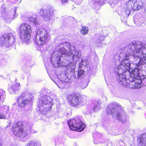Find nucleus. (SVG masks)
<instances>
[{
  "mask_svg": "<svg viewBox=\"0 0 146 146\" xmlns=\"http://www.w3.org/2000/svg\"><path fill=\"white\" fill-rule=\"evenodd\" d=\"M82 52L75 49L74 46L70 45L68 42H64L58 45L54 50L50 59L54 67L60 66L70 68L72 71L74 70V64L71 62L73 60L78 61L81 56Z\"/></svg>",
  "mask_w": 146,
  "mask_h": 146,
  "instance_id": "obj_1",
  "label": "nucleus"
},
{
  "mask_svg": "<svg viewBox=\"0 0 146 146\" xmlns=\"http://www.w3.org/2000/svg\"><path fill=\"white\" fill-rule=\"evenodd\" d=\"M143 69L141 66L136 65L135 67L132 69L131 73L129 75L130 77L127 80L125 75H117V79L120 84L125 87L133 88H139L142 82V80L144 78L143 74Z\"/></svg>",
  "mask_w": 146,
  "mask_h": 146,
  "instance_id": "obj_2",
  "label": "nucleus"
},
{
  "mask_svg": "<svg viewBox=\"0 0 146 146\" xmlns=\"http://www.w3.org/2000/svg\"><path fill=\"white\" fill-rule=\"evenodd\" d=\"M137 44L133 43H130L127 45L125 48L119 49L117 53L114 56V59L117 61L123 62L126 60L125 57L126 55L129 56V59L131 58L134 59V60H137L136 50H137Z\"/></svg>",
  "mask_w": 146,
  "mask_h": 146,
  "instance_id": "obj_3",
  "label": "nucleus"
},
{
  "mask_svg": "<svg viewBox=\"0 0 146 146\" xmlns=\"http://www.w3.org/2000/svg\"><path fill=\"white\" fill-rule=\"evenodd\" d=\"M40 93L38 101L39 110L42 113L45 115L50 111L53 104V99L50 97V93L44 90H41Z\"/></svg>",
  "mask_w": 146,
  "mask_h": 146,
  "instance_id": "obj_4",
  "label": "nucleus"
},
{
  "mask_svg": "<svg viewBox=\"0 0 146 146\" xmlns=\"http://www.w3.org/2000/svg\"><path fill=\"white\" fill-rule=\"evenodd\" d=\"M106 112L107 115H112L113 117H116L118 120L122 122H126V116L125 113L123 109L116 103L110 104L106 108Z\"/></svg>",
  "mask_w": 146,
  "mask_h": 146,
  "instance_id": "obj_5",
  "label": "nucleus"
},
{
  "mask_svg": "<svg viewBox=\"0 0 146 146\" xmlns=\"http://www.w3.org/2000/svg\"><path fill=\"white\" fill-rule=\"evenodd\" d=\"M31 26L26 23H23L19 28V34L20 39L23 42H29L30 34L31 32Z\"/></svg>",
  "mask_w": 146,
  "mask_h": 146,
  "instance_id": "obj_6",
  "label": "nucleus"
},
{
  "mask_svg": "<svg viewBox=\"0 0 146 146\" xmlns=\"http://www.w3.org/2000/svg\"><path fill=\"white\" fill-rule=\"evenodd\" d=\"M68 98L70 106L77 108L84 104L86 101V97L85 96H81L75 94L68 96Z\"/></svg>",
  "mask_w": 146,
  "mask_h": 146,
  "instance_id": "obj_7",
  "label": "nucleus"
},
{
  "mask_svg": "<svg viewBox=\"0 0 146 146\" xmlns=\"http://www.w3.org/2000/svg\"><path fill=\"white\" fill-rule=\"evenodd\" d=\"M137 50H136L137 59L139 60L138 64L141 66L142 65L146 66V45H142L140 44L137 45Z\"/></svg>",
  "mask_w": 146,
  "mask_h": 146,
  "instance_id": "obj_8",
  "label": "nucleus"
},
{
  "mask_svg": "<svg viewBox=\"0 0 146 146\" xmlns=\"http://www.w3.org/2000/svg\"><path fill=\"white\" fill-rule=\"evenodd\" d=\"M68 124L70 129L78 132L82 131L85 127L81 118L78 117H75L74 119L68 121Z\"/></svg>",
  "mask_w": 146,
  "mask_h": 146,
  "instance_id": "obj_9",
  "label": "nucleus"
},
{
  "mask_svg": "<svg viewBox=\"0 0 146 146\" xmlns=\"http://www.w3.org/2000/svg\"><path fill=\"white\" fill-rule=\"evenodd\" d=\"M126 60L123 61V62H120V64L117 67V75H123L128 74H131V70L130 68L131 63L129 60V56L126 55L125 57Z\"/></svg>",
  "mask_w": 146,
  "mask_h": 146,
  "instance_id": "obj_10",
  "label": "nucleus"
},
{
  "mask_svg": "<svg viewBox=\"0 0 146 146\" xmlns=\"http://www.w3.org/2000/svg\"><path fill=\"white\" fill-rule=\"evenodd\" d=\"M36 38H38L39 40H36V42L38 46H42L45 44L50 38V36L46 31L43 28L38 29L37 31Z\"/></svg>",
  "mask_w": 146,
  "mask_h": 146,
  "instance_id": "obj_11",
  "label": "nucleus"
},
{
  "mask_svg": "<svg viewBox=\"0 0 146 146\" xmlns=\"http://www.w3.org/2000/svg\"><path fill=\"white\" fill-rule=\"evenodd\" d=\"M15 40V37L12 33L3 35L0 38V46L9 47L14 43Z\"/></svg>",
  "mask_w": 146,
  "mask_h": 146,
  "instance_id": "obj_12",
  "label": "nucleus"
},
{
  "mask_svg": "<svg viewBox=\"0 0 146 146\" xmlns=\"http://www.w3.org/2000/svg\"><path fill=\"white\" fill-rule=\"evenodd\" d=\"M33 99V96L27 92L23 93L18 97V104L22 107L26 106L32 103Z\"/></svg>",
  "mask_w": 146,
  "mask_h": 146,
  "instance_id": "obj_13",
  "label": "nucleus"
},
{
  "mask_svg": "<svg viewBox=\"0 0 146 146\" xmlns=\"http://www.w3.org/2000/svg\"><path fill=\"white\" fill-rule=\"evenodd\" d=\"M23 126L21 122H19L15 123L13 125L12 131L15 136L23 138L28 135L27 131L23 130Z\"/></svg>",
  "mask_w": 146,
  "mask_h": 146,
  "instance_id": "obj_14",
  "label": "nucleus"
},
{
  "mask_svg": "<svg viewBox=\"0 0 146 146\" xmlns=\"http://www.w3.org/2000/svg\"><path fill=\"white\" fill-rule=\"evenodd\" d=\"M54 10L52 8L41 9L39 13L44 19L47 21L51 19L52 17L54 15Z\"/></svg>",
  "mask_w": 146,
  "mask_h": 146,
  "instance_id": "obj_15",
  "label": "nucleus"
},
{
  "mask_svg": "<svg viewBox=\"0 0 146 146\" xmlns=\"http://www.w3.org/2000/svg\"><path fill=\"white\" fill-rule=\"evenodd\" d=\"M137 0H130L127 3L125 12L127 15H129L131 10L133 9L135 10L137 9Z\"/></svg>",
  "mask_w": 146,
  "mask_h": 146,
  "instance_id": "obj_16",
  "label": "nucleus"
},
{
  "mask_svg": "<svg viewBox=\"0 0 146 146\" xmlns=\"http://www.w3.org/2000/svg\"><path fill=\"white\" fill-rule=\"evenodd\" d=\"M67 68L69 69L70 71L71 72H72V73H73L74 72V73L73 74V75L72 76L73 78L76 79H78L80 80H81V78H83L84 73V71L83 70H79L78 72H75V69H74V70L73 71H72L71 69L70 68Z\"/></svg>",
  "mask_w": 146,
  "mask_h": 146,
  "instance_id": "obj_17",
  "label": "nucleus"
},
{
  "mask_svg": "<svg viewBox=\"0 0 146 146\" xmlns=\"http://www.w3.org/2000/svg\"><path fill=\"white\" fill-rule=\"evenodd\" d=\"M138 141V146H146V133L139 136Z\"/></svg>",
  "mask_w": 146,
  "mask_h": 146,
  "instance_id": "obj_18",
  "label": "nucleus"
},
{
  "mask_svg": "<svg viewBox=\"0 0 146 146\" xmlns=\"http://www.w3.org/2000/svg\"><path fill=\"white\" fill-rule=\"evenodd\" d=\"M106 2V0H94L92 2V3H90L93 8L98 9L100 5H103Z\"/></svg>",
  "mask_w": 146,
  "mask_h": 146,
  "instance_id": "obj_19",
  "label": "nucleus"
},
{
  "mask_svg": "<svg viewBox=\"0 0 146 146\" xmlns=\"http://www.w3.org/2000/svg\"><path fill=\"white\" fill-rule=\"evenodd\" d=\"M133 20L134 23L136 25H141L143 24L146 19L145 17H141L139 18L137 15H136L134 16Z\"/></svg>",
  "mask_w": 146,
  "mask_h": 146,
  "instance_id": "obj_20",
  "label": "nucleus"
},
{
  "mask_svg": "<svg viewBox=\"0 0 146 146\" xmlns=\"http://www.w3.org/2000/svg\"><path fill=\"white\" fill-rule=\"evenodd\" d=\"M21 88L20 84L17 82L14 85H13L10 89V90H12L13 93L16 94H18L19 92V89Z\"/></svg>",
  "mask_w": 146,
  "mask_h": 146,
  "instance_id": "obj_21",
  "label": "nucleus"
},
{
  "mask_svg": "<svg viewBox=\"0 0 146 146\" xmlns=\"http://www.w3.org/2000/svg\"><path fill=\"white\" fill-rule=\"evenodd\" d=\"M101 103V101L100 100L95 102L92 106V110L95 112L98 111L100 108V105Z\"/></svg>",
  "mask_w": 146,
  "mask_h": 146,
  "instance_id": "obj_22",
  "label": "nucleus"
},
{
  "mask_svg": "<svg viewBox=\"0 0 146 146\" xmlns=\"http://www.w3.org/2000/svg\"><path fill=\"white\" fill-rule=\"evenodd\" d=\"M28 21L33 23L36 26H37L40 24V22L39 19L37 18L30 17L28 19Z\"/></svg>",
  "mask_w": 146,
  "mask_h": 146,
  "instance_id": "obj_23",
  "label": "nucleus"
},
{
  "mask_svg": "<svg viewBox=\"0 0 146 146\" xmlns=\"http://www.w3.org/2000/svg\"><path fill=\"white\" fill-rule=\"evenodd\" d=\"M27 146H41L40 142L39 141H30Z\"/></svg>",
  "mask_w": 146,
  "mask_h": 146,
  "instance_id": "obj_24",
  "label": "nucleus"
},
{
  "mask_svg": "<svg viewBox=\"0 0 146 146\" xmlns=\"http://www.w3.org/2000/svg\"><path fill=\"white\" fill-rule=\"evenodd\" d=\"M5 93L3 90H0V102L3 103L5 99Z\"/></svg>",
  "mask_w": 146,
  "mask_h": 146,
  "instance_id": "obj_25",
  "label": "nucleus"
},
{
  "mask_svg": "<svg viewBox=\"0 0 146 146\" xmlns=\"http://www.w3.org/2000/svg\"><path fill=\"white\" fill-rule=\"evenodd\" d=\"M88 64V61L87 60H82L80 63L79 68L81 69L83 66L84 67Z\"/></svg>",
  "mask_w": 146,
  "mask_h": 146,
  "instance_id": "obj_26",
  "label": "nucleus"
},
{
  "mask_svg": "<svg viewBox=\"0 0 146 146\" xmlns=\"http://www.w3.org/2000/svg\"><path fill=\"white\" fill-rule=\"evenodd\" d=\"M93 135L94 137L93 141L95 144H97L99 143H102L103 142V141H101L100 138L98 139L97 137H95V133L93 134Z\"/></svg>",
  "mask_w": 146,
  "mask_h": 146,
  "instance_id": "obj_27",
  "label": "nucleus"
},
{
  "mask_svg": "<svg viewBox=\"0 0 146 146\" xmlns=\"http://www.w3.org/2000/svg\"><path fill=\"white\" fill-rule=\"evenodd\" d=\"M78 86L80 87L82 89L85 88L87 86L88 84L84 82L80 81V82L78 81Z\"/></svg>",
  "mask_w": 146,
  "mask_h": 146,
  "instance_id": "obj_28",
  "label": "nucleus"
},
{
  "mask_svg": "<svg viewBox=\"0 0 146 146\" xmlns=\"http://www.w3.org/2000/svg\"><path fill=\"white\" fill-rule=\"evenodd\" d=\"M2 109L5 113L4 115H6V114L9 113L10 110L8 107L6 106H4L2 107Z\"/></svg>",
  "mask_w": 146,
  "mask_h": 146,
  "instance_id": "obj_29",
  "label": "nucleus"
},
{
  "mask_svg": "<svg viewBox=\"0 0 146 146\" xmlns=\"http://www.w3.org/2000/svg\"><path fill=\"white\" fill-rule=\"evenodd\" d=\"M88 31V28L86 27H83L82 28L81 31L83 35H86Z\"/></svg>",
  "mask_w": 146,
  "mask_h": 146,
  "instance_id": "obj_30",
  "label": "nucleus"
},
{
  "mask_svg": "<svg viewBox=\"0 0 146 146\" xmlns=\"http://www.w3.org/2000/svg\"><path fill=\"white\" fill-rule=\"evenodd\" d=\"M4 19L7 23H10L13 20V18L10 17V15H6L5 17H4Z\"/></svg>",
  "mask_w": 146,
  "mask_h": 146,
  "instance_id": "obj_31",
  "label": "nucleus"
},
{
  "mask_svg": "<svg viewBox=\"0 0 146 146\" xmlns=\"http://www.w3.org/2000/svg\"><path fill=\"white\" fill-rule=\"evenodd\" d=\"M66 84V82H65L60 81L58 84L57 85L59 88H63L65 87Z\"/></svg>",
  "mask_w": 146,
  "mask_h": 146,
  "instance_id": "obj_32",
  "label": "nucleus"
},
{
  "mask_svg": "<svg viewBox=\"0 0 146 146\" xmlns=\"http://www.w3.org/2000/svg\"><path fill=\"white\" fill-rule=\"evenodd\" d=\"M5 6L3 4L0 7V11L2 13H4L5 12Z\"/></svg>",
  "mask_w": 146,
  "mask_h": 146,
  "instance_id": "obj_33",
  "label": "nucleus"
},
{
  "mask_svg": "<svg viewBox=\"0 0 146 146\" xmlns=\"http://www.w3.org/2000/svg\"><path fill=\"white\" fill-rule=\"evenodd\" d=\"M137 9H138L139 8H140V7H141L142 6H144V3H143L141 2L140 1L139 2L138 4H137Z\"/></svg>",
  "mask_w": 146,
  "mask_h": 146,
  "instance_id": "obj_34",
  "label": "nucleus"
},
{
  "mask_svg": "<svg viewBox=\"0 0 146 146\" xmlns=\"http://www.w3.org/2000/svg\"><path fill=\"white\" fill-rule=\"evenodd\" d=\"M17 7H15L14 11V14H13L14 18H16L17 17L18 15V14L17 13Z\"/></svg>",
  "mask_w": 146,
  "mask_h": 146,
  "instance_id": "obj_35",
  "label": "nucleus"
},
{
  "mask_svg": "<svg viewBox=\"0 0 146 146\" xmlns=\"http://www.w3.org/2000/svg\"><path fill=\"white\" fill-rule=\"evenodd\" d=\"M6 117V115H5L3 114L2 113L0 112V119H5Z\"/></svg>",
  "mask_w": 146,
  "mask_h": 146,
  "instance_id": "obj_36",
  "label": "nucleus"
},
{
  "mask_svg": "<svg viewBox=\"0 0 146 146\" xmlns=\"http://www.w3.org/2000/svg\"><path fill=\"white\" fill-rule=\"evenodd\" d=\"M69 1V0H61V3L63 5H64L67 3Z\"/></svg>",
  "mask_w": 146,
  "mask_h": 146,
  "instance_id": "obj_37",
  "label": "nucleus"
},
{
  "mask_svg": "<svg viewBox=\"0 0 146 146\" xmlns=\"http://www.w3.org/2000/svg\"><path fill=\"white\" fill-rule=\"evenodd\" d=\"M109 4L110 5V6L112 7H114L115 6V4L113 3H110Z\"/></svg>",
  "mask_w": 146,
  "mask_h": 146,
  "instance_id": "obj_38",
  "label": "nucleus"
},
{
  "mask_svg": "<svg viewBox=\"0 0 146 146\" xmlns=\"http://www.w3.org/2000/svg\"><path fill=\"white\" fill-rule=\"evenodd\" d=\"M96 134H97V135H98V136H100V134L99 133H96Z\"/></svg>",
  "mask_w": 146,
  "mask_h": 146,
  "instance_id": "obj_39",
  "label": "nucleus"
},
{
  "mask_svg": "<svg viewBox=\"0 0 146 146\" xmlns=\"http://www.w3.org/2000/svg\"><path fill=\"white\" fill-rule=\"evenodd\" d=\"M74 19V18H73V17H70V19Z\"/></svg>",
  "mask_w": 146,
  "mask_h": 146,
  "instance_id": "obj_40",
  "label": "nucleus"
},
{
  "mask_svg": "<svg viewBox=\"0 0 146 146\" xmlns=\"http://www.w3.org/2000/svg\"><path fill=\"white\" fill-rule=\"evenodd\" d=\"M0 146H1V145L0 143Z\"/></svg>",
  "mask_w": 146,
  "mask_h": 146,
  "instance_id": "obj_41",
  "label": "nucleus"
},
{
  "mask_svg": "<svg viewBox=\"0 0 146 146\" xmlns=\"http://www.w3.org/2000/svg\"><path fill=\"white\" fill-rule=\"evenodd\" d=\"M10 90H9V91H10V92H11V93H12V92H11V91H10Z\"/></svg>",
  "mask_w": 146,
  "mask_h": 146,
  "instance_id": "obj_42",
  "label": "nucleus"
},
{
  "mask_svg": "<svg viewBox=\"0 0 146 146\" xmlns=\"http://www.w3.org/2000/svg\"><path fill=\"white\" fill-rule=\"evenodd\" d=\"M2 62H1V61L0 60V63H1Z\"/></svg>",
  "mask_w": 146,
  "mask_h": 146,
  "instance_id": "obj_43",
  "label": "nucleus"
},
{
  "mask_svg": "<svg viewBox=\"0 0 146 146\" xmlns=\"http://www.w3.org/2000/svg\"><path fill=\"white\" fill-rule=\"evenodd\" d=\"M123 143V145L124 144V143Z\"/></svg>",
  "mask_w": 146,
  "mask_h": 146,
  "instance_id": "obj_44",
  "label": "nucleus"
},
{
  "mask_svg": "<svg viewBox=\"0 0 146 146\" xmlns=\"http://www.w3.org/2000/svg\"><path fill=\"white\" fill-rule=\"evenodd\" d=\"M36 132H33L34 133H36Z\"/></svg>",
  "mask_w": 146,
  "mask_h": 146,
  "instance_id": "obj_45",
  "label": "nucleus"
}]
</instances>
